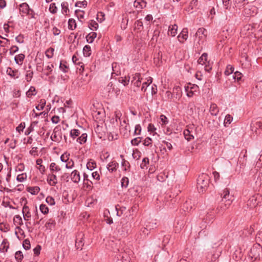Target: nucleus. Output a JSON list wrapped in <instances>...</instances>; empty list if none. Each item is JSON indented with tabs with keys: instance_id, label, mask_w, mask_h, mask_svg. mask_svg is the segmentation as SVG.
Returning a JSON list of instances; mask_svg holds the SVG:
<instances>
[{
	"instance_id": "1",
	"label": "nucleus",
	"mask_w": 262,
	"mask_h": 262,
	"mask_svg": "<svg viewBox=\"0 0 262 262\" xmlns=\"http://www.w3.org/2000/svg\"><path fill=\"white\" fill-rule=\"evenodd\" d=\"M209 177L206 173H202L199 176L197 179L196 187L200 193L205 192L209 183Z\"/></svg>"
},
{
	"instance_id": "2",
	"label": "nucleus",
	"mask_w": 262,
	"mask_h": 262,
	"mask_svg": "<svg viewBox=\"0 0 262 262\" xmlns=\"http://www.w3.org/2000/svg\"><path fill=\"white\" fill-rule=\"evenodd\" d=\"M249 255L254 260L262 259V246L259 243L253 245L250 249Z\"/></svg>"
},
{
	"instance_id": "3",
	"label": "nucleus",
	"mask_w": 262,
	"mask_h": 262,
	"mask_svg": "<svg viewBox=\"0 0 262 262\" xmlns=\"http://www.w3.org/2000/svg\"><path fill=\"white\" fill-rule=\"evenodd\" d=\"M19 11L20 13L28 16L29 19L36 18V13L30 8L27 3H23L19 5Z\"/></svg>"
},
{
	"instance_id": "4",
	"label": "nucleus",
	"mask_w": 262,
	"mask_h": 262,
	"mask_svg": "<svg viewBox=\"0 0 262 262\" xmlns=\"http://www.w3.org/2000/svg\"><path fill=\"white\" fill-rule=\"evenodd\" d=\"M50 138L53 141L57 142L61 141L62 140V134L59 126H57L54 128Z\"/></svg>"
},
{
	"instance_id": "5",
	"label": "nucleus",
	"mask_w": 262,
	"mask_h": 262,
	"mask_svg": "<svg viewBox=\"0 0 262 262\" xmlns=\"http://www.w3.org/2000/svg\"><path fill=\"white\" fill-rule=\"evenodd\" d=\"M185 90L187 93V96L188 97H192L194 93L199 90V86L196 84L189 83L187 85L185 86Z\"/></svg>"
},
{
	"instance_id": "6",
	"label": "nucleus",
	"mask_w": 262,
	"mask_h": 262,
	"mask_svg": "<svg viewBox=\"0 0 262 262\" xmlns=\"http://www.w3.org/2000/svg\"><path fill=\"white\" fill-rule=\"evenodd\" d=\"M122 224V226L121 228L119 227L118 228V231L120 234L123 236H127L129 232L130 229L131 228V224L130 223L126 222L125 223L123 224L122 222H121Z\"/></svg>"
},
{
	"instance_id": "7",
	"label": "nucleus",
	"mask_w": 262,
	"mask_h": 262,
	"mask_svg": "<svg viewBox=\"0 0 262 262\" xmlns=\"http://www.w3.org/2000/svg\"><path fill=\"white\" fill-rule=\"evenodd\" d=\"M84 234L82 232H79L77 234L75 240V247L77 249L81 250L84 246Z\"/></svg>"
},
{
	"instance_id": "8",
	"label": "nucleus",
	"mask_w": 262,
	"mask_h": 262,
	"mask_svg": "<svg viewBox=\"0 0 262 262\" xmlns=\"http://www.w3.org/2000/svg\"><path fill=\"white\" fill-rule=\"evenodd\" d=\"M142 79V78L141 77V74L140 73H137L133 75L131 82L135 86L139 87L141 85Z\"/></svg>"
},
{
	"instance_id": "9",
	"label": "nucleus",
	"mask_w": 262,
	"mask_h": 262,
	"mask_svg": "<svg viewBox=\"0 0 262 262\" xmlns=\"http://www.w3.org/2000/svg\"><path fill=\"white\" fill-rule=\"evenodd\" d=\"M251 128L253 132H254L256 134H260V132H258V130H262V122L260 121L252 122L251 124Z\"/></svg>"
},
{
	"instance_id": "10",
	"label": "nucleus",
	"mask_w": 262,
	"mask_h": 262,
	"mask_svg": "<svg viewBox=\"0 0 262 262\" xmlns=\"http://www.w3.org/2000/svg\"><path fill=\"white\" fill-rule=\"evenodd\" d=\"M47 181L50 186H55L57 183L56 173H51L48 176Z\"/></svg>"
},
{
	"instance_id": "11",
	"label": "nucleus",
	"mask_w": 262,
	"mask_h": 262,
	"mask_svg": "<svg viewBox=\"0 0 262 262\" xmlns=\"http://www.w3.org/2000/svg\"><path fill=\"white\" fill-rule=\"evenodd\" d=\"M232 201V200L227 199V198H222V200L220 203V207L225 209L230 205Z\"/></svg>"
},
{
	"instance_id": "12",
	"label": "nucleus",
	"mask_w": 262,
	"mask_h": 262,
	"mask_svg": "<svg viewBox=\"0 0 262 262\" xmlns=\"http://www.w3.org/2000/svg\"><path fill=\"white\" fill-rule=\"evenodd\" d=\"M6 73L10 77L16 79L19 76V74L17 70H13L10 67H8L6 70Z\"/></svg>"
},
{
	"instance_id": "13",
	"label": "nucleus",
	"mask_w": 262,
	"mask_h": 262,
	"mask_svg": "<svg viewBox=\"0 0 262 262\" xmlns=\"http://www.w3.org/2000/svg\"><path fill=\"white\" fill-rule=\"evenodd\" d=\"M119 164L115 160L110 162L107 165V169L110 172L117 170Z\"/></svg>"
},
{
	"instance_id": "14",
	"label": "nucleus",
	"mask_w": 262,
	"mask_h": 262,
	"mask_svg": "<svg viewBox=\"0 0 262 262\" xmlns=\"http://www.w3.org/2000/svg\"><path fill=\"white\" fill-rule=\"evenodd\" d=\"M72 61L75 64L80 67L79 71L83 72L84 64L83 62L80 61L79 59L74 54L72 57Z\"/></svg>"
},
{
	"instance_id": "15",
	"label": "nucleus",
	"mask_w": 262,
	"mask_h": 262,
	"mask_svg": "<svg viewBox=\"0 0 262 262\" xmlns=\"http://www.w3.org/2000/svg\"><path fill=\"white\" fill-rule=\"evenodd\" d=\"M146 6V2L144 0H135L134 6L138 10H141Z\"/></svg>"
},
{
	"instance_id": "16",
	"label": "nucleus",
	"mask_w": 262,
	"mask_h": 262,
	"mask_svg": "<svg viewBox=\"0 0 262 262\" xmlns=\"http://www.w3.org/2000/svg\"><path fill=\"white\" fill-rule=\"evenodd\" d=\"M80 174L79 172L76 170H75L73 171L71 174V180L75 183H77L80 181Z\"/></svg>"
},
{
	"instance_id": "17",
	"label": "nucleus",
	"mask_w": 262,
	"mask_h": 262,
	"mask_svg": "<svg viewBox=\"0 0 262 262\" xmlns=\"http://www.w3.org/2000/svg\"><path fill=\"white\" fill-rule=\"evenodd\" d=\"M9 247V243L8 239L7 238L4 239L0 247V251L1 252H6L7 251Z\"/></svg>"
},
{
	"instance_id": "18",
	"label": "nucleus",
	"mask_w": 262,
	"mask_h": 262,
	"mask_svg": "<svg viewBox=\"0 0 262 262\" xmlns=\"http://www.w3.org/2000/svg\"><path fill=\"white\" fill-rule=\"evenodd\" d=\"M22 212L24 215V220L26 221H28L31 216V214L29 211V207L25 205L23 207Z\"/></svg>"
},
{
	"instance_id": "19",
	"label": "nucleus",
	"mask_w": 262,
	"mask_h": 262,
	"mask_svg": "<svg viewBox=\"0 0 262 262\" xmlns=\"http://www.w3.org/2000/svg\"><path fill=\"white\" fill-rule=\"evenodd\" d=\"M178 26L176 24L169 26L168 34L174 36L177 34Z\"/></svg>"
},
{
	"instance_id": "20",
	"label": "nucleus",
	"mask_w": 262,
	"mask_h": 262,
	"mask_svg": "<svg viewBox=\"0 0 262 262\" xmlns=\"http://www.w3.org/2000/svg\"><path fill=\"white\" fill-rule=\"evenodd\" d=\"M50 170L51 173H56L61 171L60 167L56 165L54 162H52L50 165Z\"/></svg>"
},
{
	"instance_id": "21",
	"label": "nucleus",
	"mask_w": 262,
	"mask_h": 262,
	"mask_svg": "<svg viewBox=\"0 0 262 262\" xmlns=\"http://www.w3.org/2000/svg\"><path fill=\"white\" fill-rule=\"evenodd\" d=\"M87 138V134L83 133L77 138L76 141L80 144H83L86 142Z\"/></svg>"
},
{
	"instance_id": "22",
	"label": "nucleus",
	"mask_w": 262,
	"mask_h": 262,
	"mask_svg": "<svg viewBox=\"0 0 262 262\" xmlns=\"http://www.w3.org/2000/svg\"><path fill=\"white\" fill-rule=\"evenodd\" d=\"M120 157L122 158L121 166L125 171L128 170L130 167L129 162L123 159V156L120 155Z\"/></svg>"
},
{
	"instance_id": "23",
	"label": "nucleus",
	"mask_w": 262,
	"mask_h": 262,
	"mask_svg": "<svg viewBox=\"0 0 262 262\" xmlns=\"http://www.w3.org/2000/svg\"><path fill=\"white\" fill-rule=\"evenodd\" d=\"M25 57V56L24 54H19L15 56L14 60L16 63L19 65H21L23 64Z\"/></svg>"
},
{
	"instance_id": "24",
	"label": "nucleus",
	"mask_w": 262,
	"mask_h": 262,
	"mask_svg": "<svg viewBox=\"0 0 262 262\" xmlns=\"http://www.w3.org/2000/svg\"><path fill=\"white\" fill-rule=\"evenodd\" d=\"M97 37V33L94 32H92L90 33H89L86 36V39L88 42L89 43H92L94 39Z\"/></svg>"
},
{
	"instance_id": "25",
	"label": "nucleus",
	"mask_w": 262,
	"mask_h": 262,
	"mask_svg": "<svg viewBox=\"0 0 262 262\" xmlns=\"http://www.w3.org/2000/svg\"><path fill=\"white\" fill-rule=\"evenodd\" d=\"M146 229H149V231L156 228L157 226L156 220H152L150 222H147L146 224Z\"/></svg>"
},
{
	"instance_id": "26",
	"label": "nucleus",
	"mask_w": 262,
	"mask_h": 262,
	"mask_svg": "<svg viewBox=\"0 0 262 262\" xmlns=\"http://www.w3.org/2000/svg\"><path fill=\"white\" fill-rule=\"evenodd\" d=\"M219 111L217 106L215 103H212L210 107V112L212 115L216 116L217 115Z\"/></svg>"
},
{
	"instance_id": "27",
	"label": "nucleus",
	"mask_w": 262,
	"mask_h": 262,
	"mask_svg": "<svg viewBox=\"0 0 262 262\" xmlns=\"http://www.w3.org/2000/svg\"><path fill=\"white\" fill-rule=\"evenodd\" d=\"M198 5V0H192L189 4V7H188V11L191 13L194 9L196 8Z\"/></svg>"
},
{
	"instance_id": "28",
	"label": "nucleus",
	"mask_w": 262,
	"mask_h": 262,
	"mask_svg": "<svg viewBox=\"0 0 262 262\" xmlns=\"http://www.w3.org/2000/svg\"><path fill=\"white\" fill-rule=\"evenodd\" d=\"M36 165L39 166L38 169H39V171L42 174L44 173V172L46 171V168L45 166L41 164L42 163V160L41 159H38L36 160Z\"/></svg>"
},
{
	"instance_id": "29",
	"label": "nucleus",
	"mask_w": 262,
	"mask_h": 262,
	"mask_svg": "<svg viewBox=\"0 0 262 262\" xmlns=\"http://www.w3.org/2000/svg\"><path fill=\"white\" fill-rule=\"evenodd\" d=\"M40 190V188L38 186L28 187H27V191L32 195L37 194Z\"/></svg>"
},
{
	"instance_id": "30",
	"label": "nucleus",
	"mask_w": 262,
	"mask_h": 262,
	"mask_svg": "<svg viewBox=\"0 0 262 262\" xmlns=\"http://www.w3.org/2000/svg\"><path fill=\"white\" fill-rule=\"evenodd\" d=\"M257 198L259 200H262V198H252V200L250 199L248 201V205H249L251 207H256L258 205V202H257Z\"/></svg>"
},
{
	"instance_id": "31",
	"label": "nucleus",
	"mask_w": 262,
	"mask_h": 262,
	"mask_svg": "<svg viewBox=\"0 0 262 262\" xmlns=\"http://www.w3.org/2000/svg\"><path fill=\"white\" fill-rule=\"evenodd\" d=\"M80 134L81 132L79 129H73L70 131V136L73 139H75L77 138L80 136Z\"/></svg>"
},
{
	"instance_id": "32",
	"label": "nucleus",
	"mask_w": 262,
	"mask_h": 262,
	"mask_svg": "<svg viewBox=\"0 0 262 262\" xmlns=\"http://www.w3.org/2000/svg\"><path fill=\"white\" fill-rule=\"evenodd\" d=\"M208 55L206 53H204L202 56L199 58L198 62L201 64H205L207 61Z\"/></svg>"
},
{
	"instance_id": "33",
	"label": "nucleus",
	"mask_w": 262,
	"mask_h": 262,
	"mask_svg": "<svg viewBox=\"0 0 262 262\" xmlns=\"http://www.w3.org/2000/svg\"><path fill=\"white\" fill-rule=\"evenodd\" d=\"M173 95L176 96V98H180L182 96L181 88L179 86H174L173 89Z\"/></svg>"
},
{
	"instance_id": "34",
	"label": "nucleus",
	"mask_w": 262,
	"mask_h": 262,
	"mask_svg": "<svg viewBox=\"0 0 262 262\" xmlns=\"http://www.w3.org/2000/svg\"><path fill=\"white\" fill-rule=\"evenodd\" d=\"M68 6V3L67 2H64L61 3V11L63 14L66 15H68V13L69 12Z\"/></svg>"
},
{
	"instance_id": "35",
	"label": "nucleus",
	"mask_w": 262,
	"mask_h": 262,
	"mask_svg": "<svg viewBox=\"0 0 262 262\" xmlns=\"http://www.w3.org/2000/svg\"><path fill=\"white\" fill-rule=\"evenodd\" d=\"M98 24L94 20L89 22L88 27L92 30H96L98 28Z\"/></svg>"
},
{
	"instance_id": "36",
	"label": "nucleus",
	"mask_w": 262,
	"mask_h": 262,
	"mask_svg": "<svg viewBox=\"0 0 262 262\" xmlns=\"http://www.w3.org/2000/svg\"><path fill=\"white\" fill-rule=\"evenodd\" d=\"M10 230L9 225L7 223H0V230L6 232Z\"/></svg>"
},
{
	"instance_id": "37",
	"label": "nucleus",
	"mask_w": 262,
	"mask_h": 262,
	"mask_svg": "<svg viewBox=\"0 0 262 262\" xmlns=\"http://www.w3.org/2000/svg\"><path fill=\"white\" fill-rule=\"evenodd\" d=\"M96 202L97 200L94 199V198H86V199L85 201V205L88 207H91Z\"/></svg>"
},
{
	"instance_id": "38",
	"label": "nucleus",
	"mask_w": 262,
	"mask_h": 262,
	"mask_svg": "<svg viewBox=\"0 0 262 262\" xmlns=\"http://www.w3.org/2000/svg\"><path fill=\"white\" fill-rule=\"evenodd\" d=\"M83 55L85 57H89L91 54V48L89 45H85L83 49Z\"/></svg>"
},
{
	"instance_id": "39",
	"label": "nucleus",
	"mask_w": 262,
	"mask_h": 262,
	"mask_svg": "<svg viewBox=\"0 0 262 262\" xmlns=\"http://www.w3.org/2000/svg\"><path fill=\"white\" fill-rule=\"evenodd\" d=\"M96 167V163L94 160L92 159H90L86 164V168L90 170H92Z\"/></svg>"
},
{
	"instance_id": "40",
	"label": "nucleus",
	"mask_w": 262,
	"mask_h": 262,
	"mask_svg": "<svg viewBox=\"0 0 262 262\" xmlns=\"http://www.w3.org/2000/svg\"><path fill=\"white\" fill-rule=\"evenodd\" d=\"M185 138L188 141H190L192 139L194 138L193 136L191 134V133L189 129H185L183 132Z\"/></svg>"
},
{
	"instance_id": "41",
	"label": "nucleus",
	"mask_w": 262,
	"mask_h": 262,
	"mask_svg": "<svg viewBox=\"0 0 262 262\" xmlns=\"http://www.w3.org/2000/svg\"><path fill=\"white\" fill-rule=\"evenodd\" d=\"M15 258L17 262H21L24 255L21 251H17L15 253Z\"/></svg>"
},
{
	"instance_id": "42",
	"label": "nucleus",
	"mask_w": 262,
	"mask_h": 262,
	"mask_svg": "<svg viewBox=\"0 0 262 262\" xmlns=\"http://www.w3.org/2000/svg\"><path fill=\"white\" fill-rule=\"evenodd\" d=\"M59 68L64 73H67L68 71L69 67L67 66L66 61H61L59 65Z\"/></svg>"
},
{
	"instance_id": "43",
	"label": "nucleus",
	"mask_w": 262,
	"mask_h": 262,
	"mask_svg": "<svg viewBox=\"0 0 262 262\" xmlns=\"http://www.w3.org/2000/svg\"><path fill=\"white\" fill-rule=\"evenodd\" d=\"M36 89L34 86H30L29 90L26 93V95L28 97L31 98L32 96H34L36 95Z\"/></svg>"
},
{
	"instance_id": "44",
	"label": "nucleus",
	"mask_w": 262,
	"mask_h": 262,
	"mask_svg": "<svg viewBox=\"0 0 262 262\" xmlns=\"http://www.w3.org/2000/svg\"><path fill=\"white\" fill-rule=\"evenodd\" d=\"M191 199L189 198H188L187 200L185 201V202L184 203L183 206V209L185 211H189L191 210L192 208V206L190 205L189 206L188 203L190 202Z\"/></svg>"
},
{
	"instance_id": "45",
	"label": "nucleus",
	"mask_w": 262,
	"mask_h": 262,
	"mask_svg": "<svg viewBox=\"0 0 262 262\" xmlns=\"http://www.w3.org/2000/svg\"><path fill=\"white\" fill-rule=\"evenodd\" d=\"M68 27L69 29L74 30L76 28V23L75 20L73 18L69 19L68 21Z\"/></svg>"
},
{
	"instance_id": "46",
	"label": "nucleus",
	"mask_w": 262,
	"mask_h": 262,
	"mask_svg": "<svg viewBox=\"0 0 262 262\" xmlns=\"http://www.w3.org/2000/svg\"><path fill=\"white\" fill-rule=\"evenodd\" d=\"M54 49L50 47L47 49L45 52V54L47 57L48 58H51L53 57L54 55Z\"/></svg>"
},
{
	"instance_id": "47",
	"label": "nucleus",
	"mask_w": 262,
	"mask_h": 262,
	"mask_svg": "<svg viewBox=\"0 0 262 262\" xmlns=\"http://www.w3.org/2000/svg\"><path fill=\"white\" fill-rule=\"evenodd\" d=\"M233 120V117L231 115L228 114L226 116L224 119V124L225 126H227L230 124Z\"/></svg>"
},
{
	"instance_id": "48",
	"label": "nucleus",
	"mask_w": 262,
	"mask_h": 262,
	"mask_svg": "<svg viewBox=\"0 0 262 262\" xmlns=\"http://www.w3.org/2000/svg\"><path fill=\"white\" fill-rule=\"evenodd\" d=\"M214 219L213 214H207L204 219L205 222L207 224L212 223Z\"/></svg>"
},
{
	"instance_id": "49",
	"label": "nucleus",
	"mask_w": 262,
	"mask_h": 262,
	"mask_svg": "<svg viewBox=\"0 0 262 262\" xmlns=\"http://www.w3.org/2000/svg\"><path fill=\"white\" fill-rule=\"evenodd\" d=\"M179 38H182L184 40H186L188 37V30L187 29L184 28L182 31L181 33L178 36Z\"/></svg>"
},
{
	"instance_id": "50",
	"label": "nucleus",
	"mask_w": 262,
	"mask_h": 262,
	"mask_svg": "<svg viewBox=\"0 0 262 262\" xmlns=\"http://www.w3.org/2000/svg\"><path fill=\"white\" fill-rule=\"evenodd\" d=\"M152 78L150 77H149V79L147 80L146 82H143L142 84V86L141 88V90L143 92H145L146 90V87L148 86L150 84L152 83Z\"/></svg>"
},
{
	"instance_id": "51",
	"label": "nucleus",
	"mask_w": 262,
	"mask_h": 262,
	"mask_svg": "<svg viewBox=\"0 0 262 262\" xmlns=\"http://www.w3.org/2000/svg\"><path fill=\"white\" fill-rule=\"evenodd\" d=\"M56 223L54 220L50 219L45 224V227L50 230L52 229V228L55 226Z\"/></svg>"
},
{
	"instance_id": "52",
	"label": "nucleus",
	"mask_w": 262,
	"mask_h": 262,
	"mask_svg": "<svg viewBox=\"0 0 262 262\" xmlns=\"http://www.w3.org/2000/svg\"><path fill=\"white\" fill-rule=\"evenodd\" d=\"M234 68L231 65H228L226 67V69L224 72L225 75L226 76H228L230 74H232L234 72Z\"/></svg>"
},
{
	"instance_id": "53",
	"label": "nucleus",
	"mask_w": 262,
	"mask_h": 262,
	"mask_svg": "<svg viewBox=\"0 0 262 262\" xmlns=\"http://www.w3.org/2000/svg\"><path fill=\"white\" fill-rule=\"evenodd\" d=\"M83 188L85 191H90L93 188L92 182L91 181L84 182Z\"/></svg>"
},
{
	"instance_id": "54",
	"label": "nucleus",
	"mask_w": 262,
	"mask_h": 262,
	"mask_svg": "<svg viewBox=\"0 0 262 262\" xmlns=\"http://www.w3.org/2000/svg\"><path fill=\"white\" fill-rule=\"evenodd\" d=\"M222 3L224 8L226 10H230L231 8V0H222Z\"/></svg>"
},
{
	"instance_id": "55",
	"label": "nucleus",
	"mask_w": 262,
	"mask_h": 262,
	"mask_svg": "<svg viewBox=\"0 0 262 262\" xmlns=\"http://www.w3.org/2000/svg\"><path fill=\"white\" fill-rule=\"evenodd\" d=\"M23 248L27 250L31 248V244L30 240L28 238L25 239L23 242Z\"/></svg>"
},
{
	"instance_id": "56",
	"label": "nucleus",
	"mask_w": 262,
	"mask_h": 262,
	"mask_svg": "<svg viewBox=\"0 0 262 262\" xmlns=\"http://www.w3.org/2000/svg\"><path fill=\"white\" fill-rule=\"evenodd\" d=\"M201 34L204 35V36H207V30L203 28H199L197 32L195 33V35L196 36H199V37H200Z\"/></svg>"
},
{
	"instance_id": "57",
	"label": "nucleus",
	"mask_w": 262,
	"mask_h": 262,
	"mask_svg": "<svg viewBox=\"0 0 262 262\" xmlns=\"http://www.w3.org/2000/svg\"><path fill=\"white\" fill-rule=\"evenodd\" d=\"M14 223H16L17 225H23V221L21 216L19 215H15L13 219Z\"/></svg>"
},
{
	"instance_id": "58",
	"label": "nucleus",
	"mask_w": 262,
	"mask_h": 262,
	"mask_svg": "<svg viewBox=\"0 0 262 262\" xmlns=\"http://www.w3.org/2000/svg\"><path fill=\"white\" fill-rule=\"evenodd\" d=\"M70 156V153L65 152L60 156V160L63 162H67L69 160Z\"/></svg>"
},
{
	"instance_id": "59",
	"label": "nucleus",
	"mask_w": 262,
	"mask_h": 262,
	"mask_svg": "<svg viewBox=\"0 0 262 262\" xmlns=\"http://www.w3.org/2000/svg\"><path fill=\"white\" fill-rule=\"evenodd\" d=\"M149 164V159L147 157L144 158L140 164V167L141 169H144L147 168V165Z\"/></svg>"
},
{
	"instance_id": "60",
	"label": "nucleus",
	"mask_w": 262,
	"mask_h": 262,
	"mask_svg": "<svg viewBox=\"0 0 262 262\" xmlns=\"http://www.w3.org/2000/svg\"><path fill=\"white\" fill-rule=\"evenodd\" d=\"M46 101L45 99L40 100L39 104L36 106V108L37 110H42L46 105Z\"/></svg>"
},
{
	"instance_id": "61",
	"label": "nucleus",
	"mask_w": 262,
	"mask_h": 262,
	"mask_svg": "<svg viewBox=\"0 0 262 262\" xmlns=\"http://www.w3.org/2000/svg\"><path fill=\"white\" fill-rule=\"evenodd\" d=\"M87 4H88V2L86 1L85 0H84L82 2H77L76 3H75V7H80V8H81V7H83V8H85L87 6Z\"/></svg>"
},
{
	"instance_id": "62",
	"label": "nucleus",
	"mask_w": 262,
	"mask_h": 262,
	"mask_svg": "<svg viewBox=\"0 0 262 262\" xmlns=\"http://www.w3.org/2000/svg\"><path fill=\"white\" fill-rule=\"evenodd\" d=\"M10 41L8 39H7L4 37H2L0 35V44H1V46L4 47L7 46L8 45V43Z\"/></svg>"
},
{
	"instance_id": "63",
	"label": "nucleus",
	"mask_w": 262,
	"mask_h": 262,
	"mask_svg": "<svg viewBox=\"0 0 262 262\" xmlns=\"http://www.w3.org/2000/svg\"><path fill=\"white\" fill-rule=\"evenodd\" d=\"M27 174L26 173H23L21 174H18L17 176L16 180L18 182H24L27 179Z\"/></svg>"
},
{
	"instance_id": "64",
	"label": "nucleus",
	"mask_w": 262,
	"mask_h": 262,
	"mask_svg": "<svg viewBox=\"0 0 262 262\" xmlns=\"http://www.w3.org/2000/svg\"><path fill=\"white\" fill-rule=\"evenodd\" d=\"M255 239L256 243H262V231H259L257 232L256 235Z\"/></svg>"
}]
</instances>
